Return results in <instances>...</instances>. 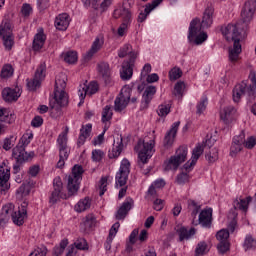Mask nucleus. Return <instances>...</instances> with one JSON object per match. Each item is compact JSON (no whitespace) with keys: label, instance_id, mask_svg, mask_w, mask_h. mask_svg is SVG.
<instances>
[{"label":"nucleus","instance_id":"nucleus-1","mask_svg":"<svg viewBox=\"0 0 256 256\" xmlns=\"http://www.w3.org/2000/svg\"><path fill=\"white\" fill-rule=\"evenodd\" d=\"M222 35L226 37L227 41H233V48L229 49V60L232 63H235L241 55V32L236 24H228L226 27L221 29Z\"/></svg>","mask_w":256,"mask_h":256},{"label":"nucleus","instance_id":"nucleus-2","mask_svg":"<svg viewBox=\"0 0 256 256\" xmlns=\"http://www.w3.org/2000/svg\"><path fill=\"white\" fill-rule=\"evenodd\" d=\"M66 87L67 76L65 74L58 75L55 80L54 102H50L51 109L61 111V107H67L69 105V96L65 92Z\"/></svg>","mask_w":256,"mask_h":256},{"label":"nucleus","instance_id":"nucleus-3","mask_svg":"<svg viewBox=\"0 0 256 256\" xmlns=\"http://www.w3.org/2000/svg\"><path fill=\"white\" fill-rule=\"evenodd\" d=\"M27 205V202H23L17 212H14L15 206L13 204L3 206L0 223H7L12 217L13 223L21 227L25 223V217H27Z\"/></svg>","mask_w":256,"mask_h":256},{"label":"nucleus","instance_id":"nucleus-4","mask_svg":"<svg viewBox=\"0 0 256 256\" xmlns=\"http://www.w3.org/2000/svg\"><path fill=\"white\" fill-rule=\"evenodd\" d=\"M213 13H215V9L212 6H208L204 11L202 22L199 18H195L190 22L188 34L189 41H193L195 35L201 33V29H207L213 25Z\"/></svg>","mask_w":256,"mask_h":256},{"label":"nucleus","instance_id":"nucleus-5","mask_svg":"<svg viewBox=\"0 0 256 256\" xmlns=\"http://www.w3.org/2000/svg\"><path fill=\"white\" fill-rule=\"evenodd\" d=\"M14 27L13 22L9 18H4L0 24V39L6 51H11L13 45H15V35H13Z\"/></svg>","mask_w":256,"mask_h":256},{"label":"nucleus","instance_id":"nucleus-6","mask_svg":"<svg viewBox=\"0 0 256 256\" xmlns=\"http://www.w3.org/2000/svg\"><path fill=\"white\" fill-rule=\"evenodd\" d=\"M155 147V140H150L146 142L145 140H139L137 143V146L135 147L136 151H139L138 153V165L141 169H143V166L146 165V163L153 157Z\"/></svg>","mask_w":256,"mask_h":256},{"label":"nucleus","instance_id":"nucleus-7","mask_svg":"<svg viewBox=\"0 0 256 256\" xmlns=\"http://www.w3.org/2000/svg\"><path fill=\"white\" fill-rule=\"evenodd\" d=\"M29 143H31V140L24 134L18 145L13 148L12 156L18 161V163H25V161H29V159H33L35 156V152L27 153V151H25V148Z\"/></svg>","mask_w":256,"mask_h":256},{"label":"nucleus","instance_id":"nucleus-8","mask_svg":"<svg viewBox=\"0 0 256 256\" xmlns=\"http://www.w3.org/2000/svg\"><path fill=\"white\" fill-rule=\"evenodd\" d=\"M187 146H180L174 156L164 162V171H177L182 163L187 160Z\"/></svg>","mask_w":256,"mask_h":256},{"label":"nucleus","instance_id":"nucleus-9","mask_svg":"<svg viewBox=\"0 0 256 256\" xmlns=\"http://www.w3.org/2000/svg\"><path fill=\"white\" fill-rule=\"evenodd\" d=\"M83 173H85L83 166L79 164L73 166L72 173L68 176L67 189L69 195H75V193L79 191V185L83 179Z\"/></svg>","mask_w":256,"mask_h":256},{"label":"nucleus","instance_id":"nucleus-10","mask_svg":"<svg viewBox=\"0 0 256 256\" xmlns=\"http://www.w3.org/2000/svg\"><path fill=\"white\" fill-rule=\"evenodd\" d=\"M131 101V90L129 87H124L120 91L119 95L116 97L114 101V111L116 113H123L129 102Z\"/></svg>","mask_w":256,"mask_h":256},{"label":"nucleus","instance_id":"nucleus-11","mask_svg":"<svg viewBox=\"0 0 256 256\" xmlns=\"http://www.w3.org/2000/svg\"><path fill=\"white\" fill-rule=\"evenodd\" d=\"M129 173H131V163L124 158L119 171L116 173V185L125 187V185H127V179H129Z\"/></svg>","mask_w":256,"mask_h":256},{"label":"nucleus","instance_id":"nucleus-12","mask_svg":"<svg viewBox=\"0 0 256 256\" xmlns=\"http://www.w3.org/2000/svg\"><path fill=\"white\" fill-rule=\"evenodd\" d=\"M53 187L54 190L51 192L49 198L52 205H55V203H57V201L60 199H67V195L63 193V182L61 181L60 177L54 178Z\"/></svg>","mask_w":256,"mask_h":256},{"label":"nucleus","instance_id":"nucleus-13","mask_svg":"<svg viewBox=\"0 0 256 256\" xmlns=\"http://www.w3.org/2000/svg\"><path fill=\"white\" fill-rule=\"evenodd\" d=\"M45 71V64H40L35 72L34 78L27 82L29 91H37V88L41 87V81L45 79Z\"/></svg>","mask_w":256,"mask_h":256},{"label":"nucleus","instance_id":"nucleus-14","mask_svg":"<svg viewBox=\"0 0 256 256\" xmlns=\"http://www.w3.org/2000/svg\"><path fill=\"white\" fill-rule=\"evenodd\" d=\"M136 59H137V54H131V58L122 63L120 77L123 81H129V79L133 77V67H135Z\"/></svg>","mask_w":256,"mask_h":256},{"label":"nucleus","instance_id":"nucleus-15","mask_svg":"<svg viewBox=\"0 0 256 256\" xmlns=\"http://www.w3.org/2000/svg\"><path fill=\"white\" fill-rule=\"evenodd\" d=\"M82 3L86 9H95L100 13H105L111 7V0H82Z\"/></svg>","mask_w":256,"mask_h":256},{"label":"nucleus","instance_id":"nucleus-16","mask_svg":"<svg viewBox=\"0 0 256 256\" xmlns=\"http://www.w3.org/2000/svg\"><path fill=\"white\" fill-rule=\"evenodd\" d=\"M213 223V209L208 208L200 212L198 217V222L193 221V225H201L205 229H211Z\"/></svg>","mask_w":256,"mask_h":256},{"label":"nucleus","instance_id":"nucleus-17","mask_svg":"<svg viewBox=\"0 0 256 256\" xmlns=\"http://www.w3.org/2000/svg\"><path fill=\"white\" fill-rule=\"evenodd\" d=\"M113 16L115 19H122V24L118 28V35L119 37H123V35H125V30L131 25V13L127 12V10H124L123 12L114 11Z\"/></svg>","mask_w":256,"mask_h":256},{"label":"nucleus","instance_id":"nucleus-18","mask_svg":"<svg viewBox=\"0 0 256 256\" xmlns=\"http://www.w3.org/2000/svg\"><path fill=\"white\" fill-rule=\"evenodd\" d=\"M99 91V84L97 82H90L89 85L81 84L78 90V95L80 97V103H83L87 95H95Z\"/></svg>","mask_w":256,"mask_h":256},{"label":"nucleus","instance_id":"nucleus-19","mask_svg":"<svg viewBox=\"0 0 256 256\" xmlns=\"http://www.w3.org/2000/svg\"><path fill=\"white\" fill-rule=\"evenodd\" d=\"M256 10V0H247L241 11L243 23H249L253 19Z\"/></svg>","mask_w":256,"mask_h":256},{"label":"nucleus","instance_id":"nucleus-20","mask_svg":"<svg viewBox=\"0 0 256 256\" xmlns=\"http://www.w3.org/2000/svg\"><path fill=\"white\" fill-rule=\"evenodd\" d=\"M134 206H135V201L133 200V198L131 197L126 198V200L122 203V205L120 206V208L116 213V219L118 221L125 219V217L129 215V211H131Z\"/></svg>","mask_w":256,"mask_h":256},{"label":"nucleus","instance_id":"nucleus-21","mask_svg":"<svg viewBox=\"0 0 256 256\" xmlns=\"http://www.w3.org/2000/svg\"><path fill=\"white\" fill-rule=\"evenodd\" d=\"M203 151H205V145L197 144L196 147L192 151L191 160L184 164L183 168L185 171H191V167H193L197 161H199V157L203 155Z\"/></svg>","mask_w":256,"mask_h":256},{"label":"nucleus","instance_id":"nucleus-22","mask_svg":"<svg viewBox=\"0 0 256 256\" xmlns=\"http://www.w3.org/2000/svg\"><path fill=\"white\" fill-rule=\"evenodd\" d=\"M58 149H59V158L69 159L70 150L67 147V134H60L57 139Z\"/></svg>","mask_w":256,"mask_h":256},{"label":"nucleus","instance_id":"nucleus-23","mask_svg":"<svg viewBox=\"0 0 256 256\" xmlns=\"http://www.w3.org/2000/svg\"><path fill=\"white\" fill-rule=\"evenodd\" d=\"M11 177V171L9 169L0 167V193H5L9 191L11 184H9V179Z\"/></svg>","mask_w":256,"mask_h":256},{"label":"nucleus","instance_id":"nucleus-24","mask_svg":"<svg viewBox=\"0 0 256 256\" xmlns=\"http://www.w3.org/2000/svg\"><path fill=\"white\" fill-rule=\"evenodd\" d=\"M97 71L102 76L105 85H111V67L109 63L99 62L97 64Z\"/></svg>","mask_w":256,"mask_h":256},{"label":"nucleus","instance_id":"nucleus-25","mask_svg":"<svg viewBox=\"0 0 256 256\" xmlns=\"http://www.w3.org/2000/svg\"><path fill=\"white\" fill-rule=\"evenodd\" d=\"M181 125L180 121L174 122L172 124L171 129L167 132L164 137V147L169 148L173 145V141L175 139V135H177V131H179V126Z\"/></svg>","mask_w":256,"mask_h":256},{"label":"nucleus","instance_id":"nucleus-26","mask_svg":"<svg viewBox=\"0 0 256 256\" xmlns=\"http://www.w3.org/2000/svg\"><path fill=\"white\" fill-rule=\"evenodd\" d=\"M156 93H157V88L155 86L146 87L144 94L142 96V101H141L142 109H147L149 107V103H151Z\"/></svg>","mask_w":256,"mask_h":256},{"label":"nucleus","instance_id":"nucleus-27","mask_svg":"<svg viewBox=\"0 0 256 256\" xmlns=\"http://www.w3.org/2000/svg\"><path fill=\"white\" fill-rule=\"evenodd\" d=\"M123 153V138L114 140L112 149L108 152L109 159H117Z\"/></svg>","mask_w":256,"mask_h":256},{"label":"nucleus","instance_id":"nucleus-28","mask_svg":"<svg viewBox=\"0 0 256 256\" xmlns=\"http://www.w3.org/2000/svg\"><path fill=\"white\" fill-rule=\"evenodd\" d=\"M69 14L67 13H62L59 14L54 22V25L58 31H67V28L69 27Z\"/></svg>","mask_w":256,"mask_h":256},{"label":"nucleus","instance_id":"nucleus-29","mask_svg":"<svg viewBox=\"0 0 256 256\" xmlns=\"http://www.w3.org/2000/svg\"><path fill=\"white\" fill-rule=\"evenodd\" d=\"M235 113H237V110L233 106L224 107L223 110L220 112V118L221 120L226 124L229 125L231 121H233L235 117Z\"/></svg>","mask_w":256,"mask_h":256},{"label":"nucleus","instance_id":"nucleus-30","mask_svg":"<svg viewBox=\"0 0 256 256\" xmlns=\"http://www.w3.org/2000/svg\"><path fill=\"white\" fill-rule=\"evenodd\" d=\"M163 3V0H154L151 4H147L144 12H140L138 15V23H143L147 19V15L153 11L156 7H159Z\"/></svg>","mask_w":256,"mask_h":256},{"label":"nucleus","instance_id":"nucleus-31","mask_svg":"<svg viewBox=\"0 0 256 256\" xmlns=\"http://www.w3.org/2000/svg\"><path fill=\"white\" fill-rule=\"evenodd\" d=\"M243 95H247V84L245 82H242L241 84H238L233 89V101L235 103H239L241 101V97Z\"/></svg>","mask_w":256,"mask_h":256},{"label":"nucleus","instance_id":"nucleus-32","mask_svg":"<svg viewBox=\"0 0 256 256\" xmlns=\"http://www.w3.org/2000/svg\"><path fill=\"white\" fill-rule=\"evenodd\" d=\"M47 40V36H45V33L43 31L38 32L34 36L32 49L33 51H41L43 49V45H45V41Z\"/></svg>","mask_w":256,"mask_h":256},{"label":"nucleus","instance_id":"nucleus-33","mask_svg":"<svg viewBox=\"0 0 256 256\" xmlns=\"http://www.w3.org/2000/svg\"><path fill=\"white\" fill-rule=\"evenodd\" d=\"M2 97L4 101L7 103H11L12 101H17L20 97L19 92L15 91V89L5 88L2 91Z\"/></svg>","mask_w":256,"mask_h":256},{"label":"nucleus","instance_id":"nucleus-34","mask_svg":"<svg viewBox=\"0 0 256 256\" xmlns=\"http://www.w3.org/2000/svg\"><path fill=\"white\" fill-rule=\"evenodd\" d=\"M101 47H103V42L99 38H96L90 50L85 54L84 59H86V61L91 60L95 53L101 50Z\"/></svg>","mask_w":256,"mask_h":256},{"label":"nucleus","instance_id":"nucleus-35","mask_svg":"<svg viewBox=\"0 0 256 256\" xmlns=\"http://www.w3.org/2000/svg\"><path fill=\"white\" fill-rule=\"evenodd\" d=\"M177 233L179 235V241H189L195 235L196 230L195 228H191L188 230L185 227H181L180 229L177 230Z\"/></svg>","mask_w":256,"mask_h":256},{"label":"nucleus","instance_id":"nucleus-36","mask_svg":"<svg viewBox=\"0 0 256 256\" xmlns=\"http://www.w3.org/2000/svg\"><path fill=\"white\" fill-rule=\"evenodd\" d=\"M249 79L252 83L249 87H247V95L250 99L255 98V91H256V71H250Z\"/></svg>","mask_w":256,"mask_h":256},{"label":"nucleus","instance_id":"nucleus-37","mask_svg":"<svg viewBox=\"0 0 256 256\" xmlns=\"http://www.w3.org/2000/svg\"><path fill=\"white\" fill-rule=\"evenodd\" d=\"M133 54L137 55V52L133 51V48L131 47V45L125 44L122 48H120L118 52V57H120V59H123L128 55L129 59H131V55Z\"/></svg>","mask_w":256,"mask_h":256},{"label":"nucleus","instance_id":"nucleus-38","mask_svg":"<svg viewBox=\"0 0 256 256\" xmlns=\"http://www.w3.org/2000/svg\"><path fill=\"white\" fill-rule=\"evenodd\" d=\"M249 203H251V197H247L246 199H240L234 201V209H239L240 211H247L249 209Z\"/></svg>","mask_w":256,"mask_h":256},{"label":"nucleus","instance_id":"nucleus-39","mask_svg":"<svg viewBox=\"0 0 256 256\" xmlns=\"http://www.w3.org/2000/svg\"><path fill=\"white\" fill-rule=\"evenodd\" d=\"M168 77L170 81H177V79H181V77H183V70L175 66L168 72Z\"/></svg>","mask_w":256,"mask_h":256},{"label":"nucleus","instance_id":"nucleus-40","mask_svg":"<svg viewBox=\"0 0 256 256\" xmlns=\"http://www.w3.org/2000/svg\"><path fill=\"white\" fill-rule=\"evenodd\" d=\"M91 207V200L89 198H85L83 200H80L77 205L75 206V210L78 213H83V211H87Z\"/></svg>","mask_w":256,"mask_h":256},{"label":"nucleus","instance_id":"nucleus-41","mask_svg":"<svg viewBox=\"0 0 256 256\" xmlns=\"http://www.w3.org/2000/svg\"><path fill=\"white\" fill-rule=\"evenodd\" d=\"M67 245H69V240L68 239L61 240L59 246L54 247L53 254L55 256H62L63 253L65 252V249L67 248Z\"/></svg>","mask_w":256,"mask_h":256},{"label":"nucleus","instance_id":"nucleus-42","mask_svg":"<svg viewBox=\"0 0 256 256\" xmlns=\"http://www.w3.org/2000/svg\"><path fill=\"white\" fill-rule=\"evenodd\" d=\"M184 91H185V82L178 81L174 86L173 95H175V97H178V99H181L183 97Z\"/></svg>","mask_w":256,"mask_h":256},{"label":"nucleus","instance_id":"nucleus-43","mask_svg":"<svg viewBox=\"0 0 256 256\" xmlns=\"http://www.w3.org/2000/svg\"><path fill=\"white\" fill-rule=\"evenodd\" d=\"M77 59H78V56L76 51H68L64 53V61L69 65H73L74 63H77Z\"/></svg>","mask_w":256,"mask_h":256},{"label":"nucleus","instance_id":"nucleus-44","mask_svg":"<svg viewBox=\"0 0 256 256\" xmlns=\"http://www.w3.org/2000/svg\"><path fill=\"white\" fill-rule=\"evenodd\" d=\"M111 119H113V110L111 109V105H107L102 111V123H107Z\"/></svg>","mask_w":256,"mask_h":256},{"label":"nucleus","instance_id":"nucleus-45","mask_svg":"<svg viewBox=\"0 0 256 256\" xmlns=\"http://www.w3.org/2000/svg\"><path fill=\"white\" fill-rule=\"evenodd\" d=\"M74 249H78L79 251H87L89 249V245L87 244V240L84 238L77 239L74 244H72Z\"/></svg>","mask_w":256,"mask_h":256},{"label":"nucleus","instance_id":"nucleus-46","mask_svg":"<svg viewBox=\"0 0 256 256\" xmlns=\"http://www.w3.org/2000/svg\"><path fill=\"white\" fill-rule=\"evenodd\" d=\"M188 209L192 211L191 216L195 219L201 209V206L194 200H188Z\"/></svg>","mask_w":256,"mask_h":256},{"label":"nucleus","instance_id":"nucleus-47","mask_svg":"<svg viewBox=\"0 0 256 256\" xmlns=\"http://www.w3.org/2000/svg\"><path fill=\"white\" fill-rule=\"evenodd\" d=\"M168 113H171V105L161 104L158 106L157 114L159 117H167Z\"/></svg>","mask_w":256,"mask_h":256},{"label":"nucleus","instance_id":"nucleus-48","mask_svg":"<svg viewBox=\"0 0 256 256\" xmlns=\"http://www.w3.org/2000/svg\"><path fill=\"white\" fill-rule=\"evenodd\" d=\"M244 248L245 251H249L250 249H256V240L253 238V236H246L244 241Z\"/></svg>","mask_w":256,"mask_h":256},{"label":"nucleus","instance_id":"nucleus-49","mask_svg":"<svg viewBox=\"0 0 256 256\" xmlns=\"http://www.w3.org/2000/svg\"><path fill=\"white\" fill-rule=\"evenodd\" d=\"M207 242L205 241H202V242H199L196 246V249H195V256H202V255H205V253H207Z\"/></svg>","mask_w":256,"mask_h":256},{"label":"nucleus","instance_id":"nucleus-50","mask_svg":"<svg viewBox=\"0 0 256 256\" xmlns=\"http://www.w3.org/2000/svg\"><path fill=\"white\" fill-rule=\"evenodd\" d=\"M216 239L219 240V243L229 242V230L222 229L217 232Z\"/></svg>","mask_w":256,"mask_h":256},{"label":"nucleus","instance_id":"nucleus-51","mask_svg":"<svg viewBox=\"0 0 256 256\" xmlns=\"http://www.w3.org/2000/svg\"><path fill=\"white\" fill-rule=\"evenodd\" d=\"M189 179H191V177L187 172H181L176 177V183L178 185H185V183H189Z\"/></svg>","mask_w":256,"mask_h":256},{"label":"nucleus","instance_id":"nucleus-52","mask_svg":"<svg viewBox=\"0 0 256 256\" xmlns=\"http://www.w3.org/2000/svg\"><path fill=\"white\" fill-rule=\"evenodd\" d=\"M109 177L103 176L99 181V189H100V197H103L105 195V192L107 191V181Z\"/></svg>","mask_w":256,"mask_h":256},{"label":"nucleus","instance_id":"nucleus-53","mask_svg":"<svg viewBox=\"0 0 256 256\" xmlns=\"http://www.w3.org/2000/svg\"><path fill=\"white\" fill-rule=\"evenodd\" d=\"M48 252L49 250L47 249V246L42 245L37 247L29 256H47Z\"/></svg>","mask_w":256,"mask_h":256},{"label":"nucleus","instance_id":"nucleus-54","mask_svg":"<svg viewBox=\"0 0 256 256\" xmlns=\"http://www.w3.org/2000/svg\"><path fill=\"white\" fill-rule=\"evenodd\" d=\"M12 75H13V67L11 65L4 66L1 71L2 79H8V77H11Z\"/></svg>","mask_w":256,"mask_h":256},{"label":"nucleus","instance_id":"nucleus-55","mask_svg":"<svg viewBox=\"0 0 256 256\" xmlns=\"http://www.w3.org/2000/svg\"><path fill=\"white\" fill-rule=\"evenodd\" d=\"M242 149H243V144L232 142V146L230 148L231 157H235L237 153H241Z\"/></svg>","mask_w":256,"mask_h":256},{"label":"nucleus","instance_id":"nucleus-56","mask_svg":"<svg viewBox=\"0 0 256 256\" xmlns=\"http://www.w3.org/2000/svg\"><path fill=\"white\" fill-rule=\"evenodd\" d=\"M230 244L229 242H219L217 245V250L220 255H225L229 251Z\"/></svg>","mask_w":256,"mask_h":256},{"label":"nucleus","instance_id":"nucleus-57","mask_svg":"<svg viewBox=\"0 0 256 256\" xmlns=\"http://www.w3.org/2000/svg\"><path fill=\"white\" fill-rule=\"evenodd\" d=\"M95 223H96L95 216L91 214L86 216V219L84 221V226L86 227V229H91L92 227H95Z\"/></svg>","mask_w":256,"mask_h":256},{"label":"nucleus","instance_id":"nucleus-58","mask_svg":"<svg viewBox=\"0 0 256 256\" xmlns=\"http://www.w3.org/2000/svg\"><path fill=\"white\" fill-rule=\"evenodd\" d=\"M207 97H204L201 99V101L197 104V114L201 115V113H203V111H205L207 109Z\"/></svg>","mask_w":256,"mask_h":256},{"label":"nucleus","instance_id":"nucleus-59","mask_svg":"<svg viewBox=\"0 0 256 256\" xmlns=\"http://www.w3.org/2000/svg\"><path fill=\"white\" fill-rule=\"evenodd\" d=\"M206 159L207 161H209V163H215V161L219 159V152L217 151V149L214 148L212 149V152L206 154Z\"/></svg>","mask_w":256,"mask_h":256},{"label":"nucleus","instance_id":"nucleus-60","mask_svg":"<svg viewBox=\"0 0 256 256\" xmlns=\"http://www.w3.org/2000/svg\"><path fill=\"white\" fill-rule=\"evenodd\" d=\"M132 5H135V1L134 0H125L123 2V7L122 9H116L114 11H118L123 13V11H127V13H131V11H129V7H131Z\"/></svg>","mask_w":256,"mask_h":256},{"label":"nucleus","instance_id":"nucleus-61","mask_svg":"<svg viewBox=\"0 0 256 256\" xmlns=\"http://www.w3.org/2000/svg\"><path fill=\"white\" fill-rule=\"evenodd\" d=\"M163 207H165V200L157 198L153 202V209L155 211H163Z\"/></svg>","mask_w":256,"mask_h":256},{"label":"nucleus","instance_id":"nucleus-62","mask_svg":"<svg viewBox=\"0 0 256 256\" xmlns=\"http://www.w3.org/2000/svg\"><path fill=\"white\" fill-rule=\"evenodd\" d=\"M195 37L196 38L194 40V43L196 45H201L202 43H205V41H207V33H205V32H202L198 35L196 34Z\"/></svg>","mask_w":256,"mask_h":256},{"label":"nucleus","instance_id":"nucleus-63","mask_svg":"<svg viewBox=\"0 0 256 256\" xmlns=\"http://www.w3.org/2000/svg\"><path fill=\"white\" fill-rule=\"evenodd\" d=\"M91 124H87L86 126H82L80 129V135H83L84 137L88 138L89 135H91V129H92Z\"/></svg>","mask_w":256,"mask_h":256},{"label":"nucleus","instance_id":"nucleus-64","mask_svg":"<svg viewBox=\"0 0 256 256\" xmlns=\"http://www.w3.org/2000/svg\"><path fill=\"white\" fill-rule=\"evenodd\" d=\"M255 145H256L255 137L252 136V137H249L247 140H245L244 147H246V149H253Z\"/></svg>","mask_w":256,"mask_h":256}]
</instances>
